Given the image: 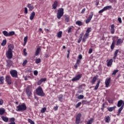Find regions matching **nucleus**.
<instances>
[{"instance_id":"nucleus-1","label":"nucleus","mask_w":124,"mask_h":124,"mask_svg":"<svg viewBox=\"0 0 124 124\" xmlns=\"http://www.w3.org/2000/svg\"><path fill=\"white\" fill-rule=\"evenodd\" d=\"M25 110H27V106H26V104L24 103L18 105L16 107V111L18 112H24Z\"/></svg>"},{"instance_id":"nucleus-2","label":"nucleus","mask_w":124,"mask_h":124,"mask_svg":"<svg viewBox=\"0 0 124 124\" xmlns=\"http://www.w3.org/2000/svg\"><path fill=\"white\" fill-rule=\"evenodd\" d=\"M36 93L39 96H45V93L43 92V89H42L41 86H39L36 89Z\"/></svg>"},{"instance_id":"nucleus-3","label":"nucleus","mask_w":124,"mask_h":124,"mask_svg":"<svg viewBox=\"0 0 124 124\" xmlns=\"http://www.w3.org/2000/svg\"><path fill=\"white\" fill-rule=\"evenodd\" d=\"M88 37H89V36L88 35L86 34L84 35V33L82 32L79 35V38L78 40V43H80V42H81V41H82V42H86V41L87 40V39H88Z\"/></svg>"},{"instance_id":"nucleus-4","label":"nucleus","mask_w":124,"mask_h":124,"mask_svg":"<svg viewBox=\"0 0 124 124\" xmlns=\"http://www.w3.org/2000/svg\"><path fill=\"white\" fill-rule=\"evenodd\" d=\"M25 93L28 97H31L32 95V90L30 85H29L25 90Z\"/></svg>"},{"instance_id":"nucleus-5","label":"nucleus","mask_w":124,"mask_h":124,"mask_svg":"<svg viewBox=\"0 0 124 124\" xmlns=\"http://www.w3.org/2000/svg\"><path fill=\"white\" fill-rule=\"evenodd\" d=\"M10 74L13 78H18V72L16 70H11Z\"/></svg>"},{"instance_id":"nucleus-6","label":"nucleus","mask_w":124,"mask_h":124,"mask_svg":"<svg viewBox=\"0 0 124 124\" xmlns=\"http://www.w3.org/2000/svg\"><path fill=\"white\" fill-rule=\"evenodd\" d=\"M13 51L8 50L6 53V56L7 59L11 60V59L13 57Z\"/></svg>"},{"instance_id":"nucleus-7","label":"nucleus","mask_w":124,"mask_h":124,"mask_svg":"<svg viewBox=\"0 0 124 124\" xmlns=\"http://www.w3.org/2000/svg\"><path fill=\"white\" fill-rule=\"evenodd\" d=\"M109 9H112V6H107L106 7H104V8L102 10H100L99 11V13H102V12H104V11H106V10H109Z\"/></svg>"},{"instance_id":"nucleus-8","label":"nucleus","mask_w":124,"mask_h":124,"mask_svg":"<svg viewBox=\"0 0 124 124\" xmlns=\"http://www.w3.org/2000/svg\"><path fill=\"white\" fill-rule=\"evenodd\" d=\"M6 82L7 83L8 85H11L12 84V80L11 79V77L10 76H6Z\"/></svg>"},{"instance_id":"nucleus-9","label":"nucleus","mask_w":124,"mask_h":124,"mask_svg":"<svg viewBox=\"0 0 124 124\" xmlns=\"http://www.w3.org/2000/svg\"><path fill=\"white\" fill-rule=\"evenodd\" d=\"M110 82H111V78H106L105 80V85L106 88H108V87H109Z\"/></svg>"},{"instance_id":"nucleus-10","label":"nucleus","mask_w":124,"mask_h":124,"mask_svg":"<svg viewBox=\"0 0 124 124\" xmlns=\"http://www.w3.org/2000/svg\"><path fill=\"white\" fill-rule=\"evenodd\" d=\"M63 9L60 8L58 10L57 16H63Z\"/></svg>"},{"instance_id":"nucleus-11","label":"nucleus","mask_w":124,"mask_h":124,"mask_svg":"<svg viewBox=\"0 0 124 124\" xmlns=\"http://www.w3.org/2000/svg\"><path fill=\"white\" fill-rule=\"evenodd\" d=\"M47 80V78H41L37 82V84L38 85H41L42 84V82H45Z\"/></svg>"},{"instance_id":"nucleus-12","label":"nucleus","mask_w":124,"mask_h":124,"mask_svg":"<svg viewBox=\"0 0 124 124\" xmlns=\"http://www.w3.org/2000/svg\"><path fill=\"white\" fill-rule=\"evenodd\" d=\"M116 44V40L114 39V38L112 39V43L110 46V48L111 50H114V48H115V45Z\"/></svg>"},{"instance_id":"nucleus-13","label":"nucleus","mask_w":124,"mask_h":124,"mask_svg":"<svg viewBox=\"0 0 124 124\" xmlns=\"http://www.w3.org/2000/svg\"><path fill=\"white\" fill-rule=\"evenodd\" d=\"M14 49V45L12 44H10L8 46V51H13L12 50Z\"/></svg>"},{"instance_id":"nucleus-14","label":"nucleus","mask_w":124,"mask_h":124,"mask_svg":"<svg viewBox=\"0 0 124 124\" xmlns=\"http://www.w3.org/2000/svg\"><path fill=\"white\" fill-rule=\"evenodd\" d=\"M64 96H63V94H61L58 96V99L59 101H60L61 102H62V99H63V97Z\"/></svg>"},{"instance_id":"nucleus-15","label":"nucleus","mask_w":124,"mask_h":124,"mask_svg":"<svg viewBox=\"0 0 124 124\" xmlns=\"http://www.w3.org/2000/svg\"><path fill=\"white\" fill-rule=\"evenodd\" d=\"M123 109H124V104L118 109V111L117 112V116H120V114H121V112L123 110Z\"/></svg>"},{"instance_id":"nucleus-16","label":"nucleus","mask_w":124,"mask_h":124,"mask_svg":"<svg viewBox=\"0 0 124 124\" xmlns=\"http://www.w3.org/2000/svg\"><path fill=\"white\" fill-rule=\"evenodd\" d=\"M58 7V1H55L52 4V9H56Z\"/></svg>"},{"instance_id":"nucleus-17","label":"nucleus","mask_w":124,"mask_h":124,"mask_svg":"<svg viewBox=\"0 0 124 124\" xmlns=\"http://www.w3.org/2000/svg\"><path fill=\"white\" fill-rule=\"evenodd\" d=\"M115 28V26L114 25V24H112L111 26V29H110L111 34H114V33H115V28Z\"/></svg>"},{"instance_id":"nucleus-18","label":"nucleus","mask_w":124,"mask_h":124,"mask_svg":"<svg viewBox=\"0 0 124 124\" xmlns=\"http://www.w3.org/2000/svg\"><path fill=\"white\" fill-rule=\"evenodd\" d=\"M123 43V41L121 39H118L117 41L116 44L115 45L116 46H119V45H121Z\"/></svg>"},{"instance_id":"nucleus-19","label":"nucleus","mask_w":124,"mask_h":124,"mask_svg":"<svg viewBox=\"0 0 124 124\" xmlns=\"http://www.w3.org/2000/svg\"><path fill=\"white\" fill-rule=\"evenodd\" d=\"M118 53H119V49H116L113 54V59L114 60H116V58H117V56H118Z\"/></svg>"},{"instance_id":"nucleus-20","label":"nucleus","mask_w":124,"mask_h":124,"mask_svg":"<svg viewBox=\"0 0 124 124\" xmlns=\"http://www.w3.org/2000/svg\"><path fill=\"white\" fill-rule=\"evenodd\" d=\"M41 51V48L40 47H38L36 50L35 56H38Z\"/></svg>"},{"instance_id":"nucleus-21","label":"nucleus","mask_w":124,"mask_h":124,"mask_svg":"<svg viewBox=\"0 0 124 124\" xmlns=\"http://www.w3.org/2000/svg\"><path fill=\"white\" fill-rule=\"evenodd\" d=\"M27 7L29 8L30 11H31L34 7H33V5H31V4L28 3L27 4Z\"/></svg>"},{"instance_id":"nucleus-22","label":"nucleus","mask_w":124,"mask_h":124,"mask_svg":"<svg viewBox=\"0 0 124 124\" xmlns=\"http://www.w3.org/2000/svg\"><path fill=\"white\" fill-rule=\"evenodd\" d=\"M113 63V59H110L107 63V66H111Z\"/></svg>"},{"instance_id":"nucleus-23","label":"nucleus","mask_w":124,"mask_h":124,"mask_svg":"<svg viewBox=\"0 0 124 124\" xmlns=\"http://www.w3.org/2000/svg\"><path fill=\"white\" fill-rule=\"evenodd\" d=\"M124 103V101L123 100H120L118 102L117 104V107H121L122 105H123V104Z\"/></svg>"},{"instance_id":"nucleus-24","label":"nucleus","mask_w":124,"mask_h":124,"mask_svg":"<svg viewBox=\"0 0 124 124\" xmlns=\"http://www.w3.org/2000/svg\"><path fill=\"white\" fill-rule=\"evenodd\" d=\"M91 31H92V28H88L86 32H85V34H86L87 35H90V34H89V32H91Z\"/></svg>"},{"instance_id":"nucleus-25","label":"nucleus","mask_w":124,"mask_h":124,"mask_svg":"<svg viewBox=\"0 0 124 124\" xmlns=\"http://www.w3.org/2000/svg\"><path fill=\"white\" fill-rule=\"evenodd\" d=\"M115 109H116V106L108 108V110L109 112H113V110H115Z\"/></svg>"},{"instance_id":"nucleus-26","label":"nucleus","mask_w":124,"mask_h":124,"mask_svg":"<svg viewBox=\"0 0 124 124\" xmlns=\"http://www.w3.org/2000/svg\"><path fill=\"white\" fill-rule=\"evenodd\" d=\"M105 121L106 123H110V121H111V118H110V116H108L106 117Z\"/></svg>"},{"instance_id":"nucleus-27","label":"nucleus","mask_w":124,"mask_h":124,"mask_svg":"<svg viewBox=\"0 0 124 124\" xmlns=\"http://www.w3.org/2000/svg\"><path fill=\"white\" fill-rule=\"evenodd\" d=\"M1 119L3 122H5V123H7V122H8L9 119L8 117L2 116H1Z\"/></svg>"},{"instance_id":"nucleus-28","label":"nucleus","mask_w":124,"mask_h":124,"mask_svg":"<svg viewBox=\"0 0 124 124\" xmlns=\"http://www.w3.org/2000/svg\"><path fill=\"white\" fill-rule=\"evenodd\" d=\"M4 82V77H0V85H3Z\"/></svg>"},{"instance_id":"nucleus-29","label":"nucleus","mask_w":124,"mask_h":124,"mask_svg":"<svg viewBox=\"0 0 124 124\" xmlns=\"http://www.w3.org/2000/svg\"><path fill=\"white\" fill-rule=\"evenodd\" d=\"M97 79V76H95L92 81H91V83H92V85H94V83H95V81H96Z\"/></svg>"},{"instance_id":"nucleus-30","label":"nucleus","mask_w":124,"mask_h":124,"mask_svg":"<svg viewBox=\"0 0 124 124\" xmlns=\"http://www.w3.org/2000/svg\"><path fill=\"white\" fill-rule=\"evenodd\" d=\"M28 36H26V37H24V43L23 44V46H26V45L27 44V42H28Z\"/></svg>"},{"instance_id":"nucleus-31","label":"nucleus","mask_w":124,"mask_h":124,"mask_svg":"<svg viewBox=\"0 0 124 124\" xmlns=\"http://www.w3.org/2000/svg\"><path fill=\"white\" fill-rule=\"evenodd\" d=\"M93 18V16H90L86 20V24H88V23H90L91 22V20H92V18Z\"/></svg>"},{"instance_id":"nucleus-32","label":"nucleus","mask_w":124,"mask_h":124,"mask_svg":"<svg viewBox=\"0 0 124 124\" xmlns=\"http://www.w3.org/2000/svg\"><path fill=\"white\" fill-rule=\"evenodd\" d=\"M5 112V109L4 108H0V115H3Z\"/></svg>"},{"instance_id":"nucleus-33","label":"nucleus","mask_w":124,"mask_h":124,"mask_svg":"<svg viewBox=\"0 0 124 124\" xmlns=\"http://www.w3.org/2000/svg\"><path fill=\"white\" fill-rule=\"evenodd\" d=\"M99 84H100V80L98 81L96 86H95L94 91H96V90L98 89V87H99Z\"/></svg>"},{"instance_id":"nucleus-34","label":"nucleus","mask_w":124,"mask_h":124,"mask_svg":"<svg viewBox=\"0 0 124 124\" xmlns=\"http://www.w3.org/2000/svg\"><path fill=\"white\" fill-rule=\"evenodd\" d=\"M62 35V31H60L57 33V37H58V38H61Z\"/></svg>"},{"instance_id":"nucleus-35","label":"nucleus","mask_w":124,"mask_h":124,"mask_svg":"<svg viewBox=\"0 0 124 124\" xmlns=\"http://www.w3.org/2000/svg\"><path fill=\"white\" fill-rule=\"evenodd\" d=\"M11 65H12V61H10L8 62L7 64V67L10 68L11 66Z\"/></svg>"},{"instance_id":"nucleus-36","label":"nucleus","mask_w":124,"mask_h":124,"mask_svg":"<svg viewBox=\"0 0 124 124\" xmlns=\"http://www.w3.org/2000/svg\"><path fill=\"white\" fill-rule=\"evenodd\" d=\"M15 34V32L14 31H10L8 33V36H12Z\"/></svg>"},{"instance_id":"nucleus-37","label":"nucleus","mask_w":124,"mask_h":124,"mask_svg":"<svg viewBox=\"0 0 124 124\" xmlns=\"http://www.w3.org/2000/svg\"><path fill=\"white\" fill-rule=\"evenodd\" d=\"M3 34L4 35V36H8V32L6 31H2Z\"/></svg>"},{"instance_id":"nucleus-38","label":"nucleus","mask_w":124,"mask_h":124,"mask_svg":"<svg viewBox=\"0 0 124 124\" xmlns=\"http://www.w3.org/2000/svg\"><path fill=\"white\" fill-rule=\"evenodd\" d=\"M35 62L37 63V64L40 63V62H41V59H40V58L36 59L35 60Z\"/></svg>"},{"instance_id":"nucleus-39","label":"nucleus","mask_w":124,"mask_h":124,"mask_svg":"<svg viewBox=\"0 0 124 124\" xmlns=\"http://www.w3.org/2000/svg\"><path fill=\"white\" fill-rule=\"evenodd\" d=\"M1 46H5L6 45V40H3L1 44Z\"/></svg>"},{"instance_id":"nucleus-40","label":"nucleus","mask_w":124,"mask_h":124,"mask_svg":"<svg viewBox=\"0 0 124 124\" xmlns=\"http://www.w3.org/2000/svg\"><path fill=\"white\" fill-rule=\"evenodd\" d=\"M78 75H77L76 77L75 78H73L72 79V81H78Z\"/></svg>"},{"instance_id":"nucleus-41","label":"nucleus","mask_w":124,"mask_h":124,"mask_svg":"<svg viewBox=\"0 0 124 124\" xmlns=\"http://www.w3.org/2000/svg\"><path fill=\"white\" fill-rule=\"evenodd\" d=\"M46 110H47V108L45 107V108H42V109L41 110V113H45V111H46Z\"/></svg>"},{"instance_id":"nucleus-42","label":"nucleus","mask_w":124,"mask_h":124,"mask_svg":"<svg viewBox=\"0 0 124 124\" xmlns=\"http://www.w3.org/2000/svg\"><path fill=\"white\" fill-rule=\"evenodd\" d=\"M119 72V70H115L112 74V75H116Z\"/></svg>"},{"instance_id":"nucleus-43","label":"nucleus","mask_w":124,"mask_h":124,"mask_svg":"<svg viewBox=\"0 0 124 124\" xmlns=\"http://www.w3.org/2000/svg\"><path fill=\"white\" fill-rule=\"evenodd\" d=\"M26 51H27V48H24L23 50V54L24 56H25V57L27 56V55H28V53H27Z\"/></svg>"},{"instance_id":"nucleus-44","label":"nucleus","mask_w":124,"mask_h":124,"mask_svg":"<svg viewBox=\"0 0 124 124\" xmlns=\"http://www.w3.org/2000/svg\"><path fill=\"white\" fill-rule=\"evenodd\" d=\"M27 63H28V60H25L23 62L22 65H23V66H25V65H26V64H27Z\"/></svg>"},{"instance_id":"nucleus-45","label":"nucleus","mask_w":124,"mask_h":124,"mask_svg":"<svg viewBox=\"0 0 124 124\" xmlns=\"http://www.w3.org/2000/svg\"><path fill=\"white\" fill-rule=\"evenodd\" d=\"M28 122L30 123L31 124H34V122L31 120V119H28Z\"/></svg>"},{"instance_id":"nucleus-46","label":"nucleus","mask_w":124,"mask_h":124,"mask_svg":"<svg viewBox=\"0 0 124 124\" xmlns=\"http://www.w3.org/2000/svg\"><path fill=\"white\" fill-rule=\"evenodd\" d=\"M84 98L83 95H79L78 96V99H83Z\"/></svg>"},{"instance_id":"nucleus-47","label":"nucleus","mask_w":124,"mask_h":124,"mask_svg":"<svg viewBox=\"0 0 124 124\" xmlns=\"http://www.w3.org/2000/svg\"><path fill=\"white\" fill-rule=\"evenodd\" d=\"M10 123H14L15 122V118H10Z\"/></svg>"},{"instance_id":"nucleus-48","label":"nucleus","mask_w":124,"mask_h":124,"mask_svg":"<svg viewBox=\"0 0 124 124\" xmlns=\"http://www.w3.org/2000/svg\"><path fill=\"white\" fill-rule=\"evenodd\" d=\"M33 74L34 75H35V76H37V75H38V72L37 71V70L34 71Z\"/></svg>"},{"instance_id":"nucleus-49","label":"nucleus","mask_w":124,"mask_h":124,"mask_svg":"<svg viewBox=\"0 0 124 124\" xmlns=\"http://www.w3.org/2000/svg\"><path fill=\"white\" fill-rule=\"evenodd\" d=\"M24 13L25 14H28V8L27 7H25L24 8Z\"/></svg>"},{"instance_id":"nucleus-50","label":"nucleus","mask_w":124,"mask_h":124,"mask_svg":"<svg viewBox=\"0 0 124 124\" xmlns=\"http://www.w3.org/2000/svg\"><path fill=\"white\" fill-rule=\"evenodd\" d=\"M67 52H68V54L67 55V59H68V58H69V54H70V49H68Z\"/></svg>"},{"instance_id":"nucleus-51","label":"nucleus","mask_w":124,"mask_h":124,"mask_svg":"<svg viewBox=\"0 0 124 124\" xmlns=\"http://www.w3.org/2000/svg\"><path fill=\"white\" fill-rule=\"evenodd\" d=\"M78 63V60H77V63L74 65V67L76 69H77V67H78V65H77Z\"/></svg>"},{"instance_id":"nucleus-52","label":"nucleus","mask_w":124,"mask_h":124,"mask_svg":"<svg viewBox=\"0 0 124 124\" xmlns=\"http://www.w3.org/2000/svg\"><path fill=\"white\" fill-rule=\"evenodd\" d=\"M81 118V113H78V122L79 123L80 121V118Z\"/></svg>"},{"instance_id":"nucleus-53","label":"nucleus","mask_w":124,"mask_h":124,"mask_svg":"<svg viewBox=\"0 0 124 124\" xmlns=\"http://www.w3.org/2000/svg\"><path fill=\"white\" fill-rule=\"evenodd\" d=\"M71 30H72V28L71 27L69 28L67 31L68 33L71 32Z\"/></svg>"},{"instance_id":"nucleus-54","label":"nucleus","mask_w":124,"mask_h":124,"mask_svg":"<svg viewBox=\"0 0 124 124\" xmlns=\"http://www.w3.org/2000/svg\"><path fill=\"white\" fill-rule=\"evenodd\" d=\"M83 23L81 21H78V26H82Z\"/></svg>"},{"instance_id":"nucleus-55","label":"nucleus","mask_w":124,"mask_h":124,"mask_svg":"<svg viewBox=\"0 0 124 124\" xmlns=\"http://www.w3.org/2000/svg\"><path fill=\"white\" fill-rule=\"evenodd\" d=\"M88 53L89 54H92L93 53V48H90Z\"/></svg>"},{"instance_id":"nucleus-56","label":"nucleus","mask_w":124,"mask_h":124,"mask_svg":"<svg viewBox=\"0 0 124 124\" xmlns=\"http://www.w3.org/2000/svg\"><path fill=\"white\" fill-rule=\"evenodd\" d=\"M3 104V100L2 99H0V105H2Z\"/></svg>"},{"instance_id":"nucleus-57","label":"nucleus","mask_w":124,"mask_h":124,"mask_svg":"<svg viewBox=\"0 0 124 124\" xmlns=\"http://www.w3.org/2000/svg\"><path fill=\"white\" fill-rule=\"evenodd\" d=\"M118 21L120 24H122V18L121 17H118Z\"/></svg>"},{"instance_id":"nucleus-58","label":"nucleus","mask_w":124,"mask_h":124,"mask_svg":"<svg viewBox=\"0 0 124 124\" xmlns=\"http://www.w3.org/2000/svg\"><path fill=\"white\" fill-rule=\"evenodd\" d=\"M76 124H78V114L76 116Z\"/></svg>"},{"instance_id":"nucleus-59","label":"nucleus","mask_w":124,"mask_h":124,"mask_svg":"<svg viewBox=\"0 0 124 124\" xmlns=\"http://www.w3.org/2000/svg\"><path fill=\"white\" fill-rule=\"evenodd\" d=\"M83 58V56H82L81 54H80L79 56H78V59L79 60H82Z\"/></svg>"},{"instance_id":"nucleus-60","label":"nucleus","mask_w":124,"mask_h":124,"mask_svg":"<svg viewBox=\"0 0 124 124\" xmlns=\"http://www.w3.org/2000/svg\"><path fill=\"white\" fill-rule=\"evenodd\" d=\"M85 11H86V8H83L82 10L81 11V13L83 14V13H85Z\"/></svg>"},{"instance_id":"nucleus-61","label":"nucleus","mask_w":124,"mask_h":124,"mask_svg":"<svg viewBox=\"0 0 124 124\" xmlns=\"http://www.w3.org/2000/svg\"><path fill=\"white\" fill-rule=\"evenodd\" d=\"M65 20L66 22H68L69 21V17H66Z\"/></svg>"},{"instance_id":"nucleus-62","label":"nucleus","mask_w":124,"mask_h":124,"mask_svg":"<svg viewBox=\"0 0 124 124\" xmlns=\"http://www.w3.org/2000/svg\"><path fill=\"white\" fill-rule=\"evenodd\" d=\"M81 77H82V74H80L78 75V80H79V79H80L81 78Z\"/></svg>"},{"instance_id":"nucleus-63","label":"nucleus","mask_w":124,"mask_h":124,"mask_svg":"<svg viewBox=\"0 0 124 124\" xmlns=\"http://www.w3.org/2000/svg\"><path fill=\"white\" fill-rule=\"evenodd\" d=\"M31 16H35V13L34 12H33L31 13Z\"/></svg>"},{"instance_id":"nucleus-64","label":"nucleus","mask_w":124,"mask_h":124,"mask_svg":"<svg viewBox=\"0 0 124 124\" xmlns=\"http://www.w3.org/2000/svg\"><path fill=\"white\" fill-rule=\"evenodd\" d=\"M58 106H56L54 108V109L55 110V111H57V110H58Z\"/></svg>"}]
</instances>
